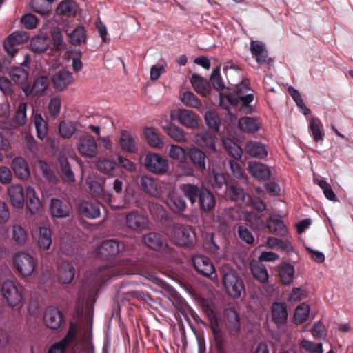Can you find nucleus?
<instances>
[{
	"instance_id": "nucleus-1",
	"label": "nucleus",
	"mask_w": 353,
	"mask_h": 353,
	"mask_svg": "<svg viewBox=\"0 0 353 353\" xmlns=\"http://www.w3.org/2000/svg\"><path fill=\"white\" fill-rule=\"evenodd\" d=\"M219 272L228 296L234 299L239 298L245 286L237 272L229 264H223Z\"/></svg>"
},
{
	"instance_id": "nucleus-2",
	"label": "nucleus",
	"mask_w": 353,
	"mask_h": 353,
	"mask_svg": "<svg viewBox=\"0 0 353 353\" xmlns=\"http://www.w3.org/2000/svg\"><path fill=\"white\" fill-rule=\"evenodd\" d=\"M171 239L181 247H192L196 241V234L189 225H176L172 232Z\"/></svg>"
},
{
	"instance_id": "nucleus-3",
	"label": "nucleus",
	"mask_w": 353,
	"mask_h": 353,
	"mask_svg": "<svg viewBox=\"0 0 353 353\" xmlns=\"http://www.w3.org/2000/svg\"><path fill=\"white\" fill-rule=\"evenodd\" d=\"M226 100L228 103L232 106L237 105L241 103L239 111L243 114H249L254 112V108L250 105L254 100V94L249 93L244 95H225L223 97L222 94H220V105L224 108H227L224 105V101Z\"/></svg>"
},
{
	"instance_id": "nucleus-4",
	"label": "nucleus",
	"mask_w": 353,
	"mask_h": 353,
	"mask_svg": "<svg viewBox=\"0 0 353 353\" xmlns=\"http://www.w3.org/2000/svg\"><path fill=\"white\" fill-rule=\"evenodd\" d=\"M1 294L8 306L14 307L22 303V287L7 280L1 285Z\"/></svg>"
},
{
	"instance_id": "nucleus-5",
	"label": "nucleus",
	"mask_w": 353,
	"mask_h": 353,
	"mask_svg": "<svg viewBox=\"0 0 353 353\" xmlns=\"http://www.w3.org/2000/svg\"><path fill=\"white\" fill-rule=\"evenodd\" d=\"M13 263L17 272L23 276L31 275L37 265L36 260L24 252H17L14 256Z\"/></svg>"
},
{
	"instance_id": "nucleus-6",
	"label": "nucleus",
	"mask_w": 353,
	"mask_h": 353,
	"mask_svg": "<svg viewBox=\"0 0 353 353\" xmlns=\"http://www.w3.org/2000/svg\"><path fill=\"white\" fill-rule=\"evenodd\" d=\"M148 217L137 210H132L125 214L124 225L132 232H141L148 228Z\"/></svg>"
},
{
	"instance_id": "nucleus-7",
	"label": "nucleus",
	"mask_w": 353,
	"mask_h": 353,
	"mask_svg": "<svg viewBox=\"0 0 353 353\" xmlns=\"http://www.w3.org/2000/svg\"><path fill=\"white\" fill-rule=\"evenodd\" d=\"M223 319L225 329L230 335L238 336L241 331V318L239 313L232 306L223 310Z\"/></svg>"
},
{
	"instance_id": "nucleus-8",
	"label": "nucleus",
	"mask_w": 353,
	"mask_h": 353,
	"mask_svg": "<svg viewBox=\"0 0 353 353\" xmlns=\"http://www.w3.org/2000/svg\"><path fill=\"white\" fill-rule=\"evenodd\" d=\"M199 192L194 199V205L197 203L201 212L212 211L216 205L215 197L212 192L203 185Z\"/></svg>"
},
{
	"instance_id": "nucleus-9",
	"label": "nucleus",
	"mask_w": 353,
	"mask_h": 353,
	"mask_svg": "<svg viewBox=\"0 0 353 353\" xmlns=\"http://www.w3.org/2000/svg\"><path fill=\"white\" fill-rule=\"evenodd\" d=\"M199 192L194 199V205L197 203L201 212L212 211L216 205L215 197L212 192L203 185Z\"/></svg>"
},
{
	"instance_id": "nucleus-10",
	"label": "nucleus",
	"mask_w": 353,
	"mask_h": 353,
	"mask_svg": "<svg viewBox=\"0 0 353 353\" xmlns=\"http://www.w3.org/2000/svg\"><path fill=\"white\" fill-rule=\"evenodd\" d=\"M199 192L194 199V205L197 203L201 212L212 211L216 205L215 197L212 192L203 185Z\"/></svg>"
},
{
	"instance_id": "nucleus-11",
	"label": "nucleus",
	"mask_w": 353,
	"mask_h": 353,
	"mask_svg": "<svg viewBox=\"0 0 353 353\" xmlns=\"http://www.w3.org/2000/svg\"><path fill=\"white\" fill-rule=\"evenodd\" d=\"M199 192L194 199V205L197 203L201 212L212 211L216 205L215 197L212 192L203 185Z\"/></svg>"
},
{
	"instance_id": "nucleus-12",
	"label": "nucleus",
	"mask_w": 353,
	"mask_h": 353,
	"mask_svg": "<svg viewBox=\"0 0 353 353\" xmlns=\"http://www.w3.org/2000/svg\"><path fill=\"white\" fill-rule=\"evenodd\" d=\"M29 34L24 30L12 32L3 41V48L11 57H14L19 50L18 46L28 41Z\"/></svg>"
},
{
	"instance_id": "nucleus-13",
	"label": "nucleus",
	"mask_w": 353,
	"mask_h": 353,
	"mask_svg": "<svg viewBox=\"0 0 353 353\" xmlns=\"http://www.w3.org/2000/svg\"><path fill=\"white\" fill-rule=\"evenodd\" d=\"M144 165L150 172L165 174L168 170V161L156 153H149L145 156Z\"/></svg>"
},
{
	"instance_id": "nucleus-14",
	"label": "nucleus",
	"mask_w": 353,
	"mask_h": 353,
	"mask_svg": "<svg viewBox=\"0 0 353 353\" xmlns=\"http://www.w3.org/2000/svg\"><path fill=\"white\" fill-rule=\"evenodd\" d=\"M78 150L82 156L90 158L95 157L97 144L94 137L88 133L81 135L79 139Z\"/></svg>"
},
{
	"instance_id": "nucleus-15",
	"label": "nucleus",
	"mask_w": 353,
	"mask_h": 353,
	"mask_svg": "<svg viewBox=\"0 0 353 353\" xmlns=\"http://www.w3.org/2000/svg\"><path fill=\"white\" fill-rule=\"evenodd\" d=\"M65 317L63 312L56 307H48L45 312L43 321L50 329L57 330L62 325Z\"/></svg>"
},
{
	"instance_id": "nucleus-16",
	"label": "nucleus",
	"mask_w": 353,
	"mask_h": 353,
	"mask_svg": "<svg viewBox=\"0 0 353 353\" xmlns=\"http://www.w3.org/2000/svg\"><path fill=\"white\" fill-rule=\"evenodd\" d=\"M188 157L196 170L201 173L206 170L209 159L203 150L196 147L191 148L188 151Z\"/></svg>"
},
{
	"instance_id": "nucleus-17",
	"label": "nucleus",
	"mask_w": 353,
	"mask_h": 353,
	"mask_svg": "<svg viewBox=\"0 0 353 353\" xmlns=\"http://www.w3.org/2000/svg\"><path fill=\"white\" fill-rule=\"evenodd\" d=\"M122 249L119 243L114 239L105 240L97 248V254L103 259L116 256Z\"/></svg>"
},
{
	"instance_id": "nucleus-18",
	"label": "nucleus",
	"mask_w": 353,
	"mask_h": 353,
	"mask_svg": "<svg viewBox=\"0 0 353 353\" xmlns=\"http://www.w3.org/2000/svg\"><path fill=\"white\" fill-rule=\"evenodd\" d=\"M192 264L196 272L205 276H209L215 271L214 267L209 258L202 254L192 256Z\"/></svg>"
},
{
	"instance_id": "nucleus-19",
	"label": "nucleus",
	"mask_w": 353,
	"mask_h": 353,
	"mask_svg": "<svg viewBox=\"0 0 353 353\" xmlns=\"http://www.w3.org/2000/svg\"><path fill=\"white\" fill-rule=\"evenodd\" d=\"M185 199L183 194L180 195L174 191H170L168 192L164 202L173 212L181 213L187 208V203Z\"/></svg>"
},
{
	"instance_id": "nucleus-20",
	"label": "nucleus",
	"mask_w": 353,
	"mask_h": 353,
	"mask_svg": "<svg viewBox=\"0 0 353 353\" xmlns=\"http://www.w3.org/2000/svg\"><path fill=\"white\" fill-rule=\"evenodd\" d=\"M272 321L277 327L282 326L287 323L288 313L285 303L275 301L271 306Z\"/></svg>"
},
{
	"instance_id": "nucleus-21",
	"label": "nucleus",
	"mask_w": 353,
	"mask_h": 353,
	"mask_svg": "<svg viewBox=\"0 0 353 353\" xmlns=\"http://www.w3.org/2000/svg\"><path fill=\"white\" fill-rule=\"evenodd\" d=\"M54 88L59 90H64L74 81L73 74L67 70H61L57 72L51 79Z\"/></svg>"
},
{
	"instance_id": "nucleus-22",
	"label": "nucleus",
	"mask_w": 353,
	"mask_h": 353,
	"mask_svg": "<svg viewBox=\"0 0 353 353\" xmlns=\"http://www.w3.org/2000/svg\"><path fill=\"white\" fill-rule=\"evenodd\" d=\"M250 52L259 64H270L273 62L272 59L268 57L265 45L261 41H252L250 43Z\"/></svg>"
},
{
	"instance_id": "nucleus-23",
	"label": "nucleus",
	"mask_w": 353,
	"mask_h": 353,
	"mask_svg": "<svg viewBox=\"0 0 353 353\" xmlns=\"http://www.w3.org/2000/svg\"><path fill=\"white\" fill-rule=\"evenodd\" d=\"M139 185L142 190L152 196L159 197L161 194L160 183L154 178L142 176L139 180Z\"/></svg>"
},
{
	"instance_id": "nucleus-24",
	"label": "nucleus",
	"mask_w": 353,
	"mask_h": 353,
	"mask_svg": "<svg viewBox=\"0 0 353 353\" xmlns=\"http://www.w3.org/2000/svg\"><path fill=\"white\" fill-rule=\"evenodd\" d=\"M143 242L150 248L161 250L167 247L166 239L163 235L158 232H150L143 236Z\"/></svg>"
},
{
	"instance_id": "nucleus-25",
	"label": "nucleus",
	"mask_w": 353,
	"mask_h": 353,
	"mask_svg": "<svg viewBox=\"0 0 353 353\" xmlns=\"http://www.w3.org/2000/svg\"><path fill=\"white\" fill-rule=\"evenodd\" d=\"M177 118L179 122L187 128L194 129L199 127V116L190 110H179Z\"/></svg>"
},
{
	"instance_id": "nucleus-26",
	"label": "nucleus",
	"mask_w": 353,
	"mask_h": 353,
	"mask_svg": "<svg viewBox=\"0 0 353 353\" xmlns=\"http://www.w3.org/2000/svg\"><path fill=\"white\" fill-rule=\"evenodd\" d=\"M101 203L98 201H84L79 204L80 214L88 219H96L100 216Z\"/></svg>"
},
{
	"instance_id": "nucleus-27",
	"label": "nucleus",
	"mask_w": 353,
	"mask_h": 353,
	"mask_svg": "<svg viewBox=\"0 0 353 353\" xmlns=\"http://www.w3.org/2000/svg\"><path fill=\"white\" fill-rule=\"evenodd\" d=\"M51 43L52 40L48 35L40 34L32 38L30 46L33 52L41 54L50 48Z\"/></svg>"
},
{
	"instance_id": "nucleus-28",
	"label": "nucleus",
	"mask_w": 353,
	"mask_h": 353,
	"mask_svg": "<svg viewBox=\"0 0 353 353\" xmlns=\"http://www.w3.org/2000/svg\"><path fill=\"white\" fill-rule=\"evenodd\" d=\"M50 212L54 217L65 218L69 216L70 208L66 201L52 198L50 202Z\"/></svg>"
},
{
	"instance_id": "nucleus-29",
	"label": "nucleus",
	"mask_w": 353,
	"mask_h": 353,
	"mask_svg": "<svg viewBox=\"0 0 353 353\" xmlns=\"http://www.w3.org/2000/svg\"><path fill=\"white\" fill-rule=\"evenodd\" d=\"M58 279L63 284L70 283L74 278L75 268L68 261H63L58 268Z\"/></svg>"
},
{
	"instance_id": "nucleus-30",
	"label": "nucleus",
	"mask_w": 353,
	"mask_h": 353,
	"mask_svg": "<svg viewBox=\"0 0 353 353\" xmlns=\"http://www.w3.org/2000/svg\"><path fill=\"white\" fill-rule=\"evenodd\" d=\"M248 170L254 178L259 180H266L271 176L270 169L266 165L257 161L249 162Z\"/></svg>"
},
{
	"instance_id": "nucleus-31",
	"label": "nucleus",
	"mask_w": 353,
	"mask_h": 353,
	"mask_svg": "<svg viewBox=\"0 0 353 353\" xmlns=\"http://www.w3.org/2000/svg\"><path fill=\"white\" fill-rule=\"evenodd\" d=\"M239 129L246 133H254L261 127V121L259 117H243L239 119Z\"/></svg>"
},
{
	"instance_id": "nucleus-32",
	"label": "nucleus",
	"mask_w": 353,
	"mask_h": 353,
	"mask_svg": "<svg viewBox=\"0 0 353 353\" xmlns=\"http://www.w3.org/2000/svg\"><path fill=\"white\" fill-rule=\"evenodd\" d=\"M8 194L9 196L12 205L17 208H22L24 205V192L21 185H12L8 188Z\"/></svg>"
},
{
	"instance_id": "nucleus-33",
	"label": "nucleus",
	"mask_w": 353,
	"mask_h": 353,
	"mask_svg": "<svg viewBox=\"0 0 353 353\" xmlns=\"http://www.w3.org/2000/svg\"><path fill=\"white\" fill-rule=\"evenodd\" d=\"M211 330L214 335L216 348L218 352L225 353L227 343L225 337L219 327L218 319L216 318H214V319L211 321Z\"/></svg>"
},
{
	"instance_id": "nucleus-34",
	"label": "nucleus",
	"mask_w": 353,
	"mask_h": 353,
	"mask_svg": "<svg viewBox=\"0 0 353 353\" xmlns=\"http://www.w3.org/2000/svg\"><path fill=\"white\" fill-rule=\"evenodd\" d=\"M79 6L72 0L62 1L57 6L56 12L57 15L65 17H74L77 11Z\"/></svg>"
},
{
	"instance_id": "nucleus-35",
	"label": "nucleus",
	"mask_w": 353,
	"mask_h": 353,
	"mask_svg": "<svg viewBox=\"0 0 353 353\" xmlns=\"http://www.w3.org/2000/svg\"><path fill=\"white\" fill-rule=\"evenodd\" d=\"M279 275L282 283L285 285L291 284L293 281L295 270L290 263L283 262L278 268Z\"/></svg>"
},
{
	"instance_id": "nucleus-36",
	"label": "nucleus",
	"mask_w": 353,
	"mask_h": 353,
	"mask_svg": "<svg viewBox=\"0 0 353 353\" xmlns=\"http://www.w3.org/2000/svg\"><path fill=\"white\" fill-rule=\"evenodd\" d=\"M119 145L121 149L130 153H137L138 147L132 134L127 130H122L119 138Z\"/></svg>"
},
{
	"instance_id": "nucleus-37",
	"label": "nucleus",
	"mask_w": 353,
	"mask_h": 353,
	"mask_svg": "<svg viewBox=\"0 0 353 353\" xmlns=\"http://www.w3.org/2000/svg\"><path fill=\"white\" fill-rule=\"evenodd\" d=\"M26 208L32 214H37L41 208L40 199L36 196L35 190L28 185L26 188Z\"/></svg>"
},
{
	"instance_id": "nucleus-38",
	"label": "nucleus",
	"mask_w": 353,
	"mask_h": 353,
	"mask_svg": "<svg viewBox=\"0 0 353 353\" xmlns=\"http://www.w3.org/2000/svg\"><path fill=\"white\" fill-rule=\"evenodd\" d=\"M245 152L250 157L263 159L268 155L265 146L256 141H248L245 145Z\"/></svg>"
},
{
	"instance_id": "nucleus-39",
	"label": "nucleus",
	"mask_w": 353,
	"mask_h": 353,
	"mask_svg": "<svg viewBox=\"0 0 353 353\" xmlns=\"http://www.w3.org/2000/svg\"><path fill=\"white\" fill-rule=\"evenodd\" d=\"M48 85V78L46 76H41L35 79L32 86L30 88L27 87L23 90L26 95L32 94L37 96L43 93Z\"/></svg>"
},
{
	"instance_id": "nucleus-40",
	"label": "nucleus",
	"mask_w": 353,
	"mask_h": 353,
	"mask_svg": "<svg viewBox=\"0 0 353 353\" xmlns=\"http://www.w3.org/2000/svg\"><path fill=\"white\" fill-rule=\"evenodd\" d=\"M191 83L194 90L203 96H206L210 92V83L199 74H193L192 75Z\"/></svg>"
},
{
	"instance_id": "nucleus-41",
	"label": "nucleus",
	"mask_w": 353,
	"mask_h": 353,
	"mask_svg": "<svg viewBox=\"0 0 353 353\" xmlns=\"http://www.w3.org/2000/svg\"><path fill=\"white\" fill-rule=\"evenodd\" d=\"M12 168L16 176L20 179H26L30 174V170L25 159L15 157L12 162Z\"/></svg>"
},
{
	"instance_id": "nucleus-42",
	"label": "nucleus",
	"mask_w": 353,
	"mask_h": 353,
	"mask_svg": "<svg viewBox=\"0 0 353 353\" xmlns=\"http://www.w3.org/2000/svg\"><path fill=\"white\" fill-rule=\"evenodd\" d=\"M202 185L194 184L190 183H181L179 185V190L183 196L187 199L191 205H194V199L199 192Z\"/></svg>"
},
{
	"instance_id": "nucleus-43",
	"label": "nucleus",
	"mask_w": 353,
	"mask_h": 353,
	"mask_svg": "<svg viewBox=\"0 0 353 353\" xmlns=\"http://www.w3.org/2000/svg\"><path fill=\"white\" fill-rule=\"evenodd\" d=\"M266 228H268L271 233L275 235L285 236L288 232L287 228L283 221L279 219L272 218V216H270L267 219Z\"/></svg>"
},
{
	"instance_id": "nucleus-44",
	"label": "nucleus",
	"mask_w": 353,
	"mask_h": 353,
	"mask_svg": "<svg viewBox=\"0 0 353 353\" xmlns=\"http://www.w3.org/2000/svg\"><path fill=\"white\" fill-rule=\"evenodd\" d=\"M226 195L232 201L241 202L244 201L245 193L243 188L236 184H226Z\"/></svg>"
},
{
	"instance_id": "nucleus-45",
	"label": "nucleus",
	"mask_w": 353,
	"mask_h": 353,
	"mask_svg": "<svg viewBox=\"0 0 353 353\" xmlns=\"http://www.w3.org/2000/svg\"><path fill=\"white\" fill-rule=\"evenodd\" d=\"M163 130L171 139L176 142H185L187 140L185 132L174 125L169 124L163 126Z\"/></svg>"
},
{
	"instance_id": "nucleus-46",
	"label": "nucleus",
	"mask_w": 353,
	"mask_h": 353,
	"mask_svg": "<svg viewBox=\"0 0 353 353\" xmlns=\"http://www.w3.org/2000/svg\"><path fill=\"white\" fill-rule=\"evenodd\" d=\"M250 270L253 276L261 283H265L268 281L269 275L264 265L259 263H252Z\"/></svg>"
},
{
	"instance_id": "nucleus-47",
	"label": "nucleus",
	"mask_w": 353,
	"mask_h": 353,
	"mask_svg": "<svg viewBox=\"0 0 353 353\" xmlns=\"http://www.w3.org/2000/svg\"><path fill=\"white\" fill-rule=\"evenodd\" d=\"M323 125L317 118H312L310 120L309 129L312 133L314 141L316 143L322 142L324 139V133L321 131Z\"/></svg>"
},
{
	"instance_id": "nucleus-48",
	"label": "nucleus",
	"mask_w": 353,
	"mask_h": 353,
	"mask_svg": "<svg viewBox=\"0 0 353 353\" xmlns=\"http://www.w3.org/2000/svg\"><path fill=\"white\" fill-rule=\"evenodd\" d=\"M39 246L43 250H48L52 243V232L46 227L39 228V236L37 238Z\"/></svg>"
},
{
	"instance_id": "nucleus-49",
	"label": "nucleus",
	"mask_w": 353,
	"mask_h": 353,
	"mask_svg": "<svg viewBox=\"0 0 353 353\" xmlns=\"http://www.w3.org/2000/svg\"><path fill=\"white\" fill-rule=\"evenodd\" d=\"M59 163L62 179L68 182H74L75 181L74 174L68 159L65 157H60L59 159Z\"/></svg>"
},
{
	"instance_id": "nucleus-50",
	"label": "nucleus",
	"mask_w": 353,
	"mask_h": 353,
	"mask_svg": "<svg viewBox=\"0 0 353 353\" xmlns=\"http://www.w3.org/2000/svg\"><path fill=\"white\" fill-rule=\"evenodd\" d=\"M70 43L74 46H80L86 41V31L83 26L76 27L70 33H68Z\"/></svg>"
},
{
	"instance_id": "nucleus-51",
	"label": "nucleus",
	"mask_w": 353,
	"mask_h": 353,
	"mask_svg": "<svg viewBox=\"0 0 353 353\" xmlns=\"http://www.w3.org/2000/svg\"><path fill=\"white\" fill-rule=\"evenodd\" d=\"M217 138L215 134L208 132L202 133L198 141L199 145L202 148H205L210 150H216V142Z\"/></svg>"
},
{
	"instance_id": "nucleus-52",
	"label": "nucleus",
	"mask_w": 353,
	"mask_h": 353,
	"mask_svg": "<svg viewBox=\"0 0 353 353\" xmlns=\"http://www.w3.org/2000/svg\"><path fill=\"white\" fill-rule=\"evenodd\" d=\"M223 144L230 156L232 157L236 160L241 159L243 150L236 143L228 139L223 140Z\"/></svg>"
},
{
	"instance_id": "nucleus-53",
	"label": "nucleus",
	"mask_w": 353,
	"mask_h": 353,
	"mask_svg": "<svg viewBox=\"0 0 353 353\" xmlns=\"http://www.w3.org/2000/svg\"><path fill=\"white\" fill-rule=\"evenodd\" d=\"M206 125L212 130L217 132L221 125V119L219 114L214 110H208L204 116Z\"/></svg>"
},
{
	"instance_id": "nucleus-54",
	"label": "nucleus",
	"mask_w": 353,
	"mask_h": 353,
	"mask_svg": "<svg viewBox=\"0 0 353 353\" xmlns=\"http://www.w3.org/2000/svg\"><path fill=\"white\" fill-rule=\"evenodd\" d=\"M144 134L147 139L148 143L156 148H161L163 145V141L160 137V135L152 128H146L144 130Z\"/></svg>"
},
{
	"instance_id": "nucleus-55",
	"label": "nucleus",
	"mask_w": 353,
	"mask_h": 353,
	"mask_svg": "<svg viewBox=\"0 0 353 353\" xmlns=\"http://www.w3.org/2000/svg\"><path fill=\"white\" fill-rule=\"evenodd\" d=\"M9 74L11 79L17 84H23L28 78V72L21 67L12 68Z\"/></svg>"
},
{
	"instance_id": "nucleus-56",
	"label": "nucleus",
	"mask_w": 353,
	"mask_h": 353,
	"mask_svg": "<svg viewBox=\"0 0 353 353\" xmlns=\"http://www.w3.org/2000/svg\"><path fill=\"white\" fill-rule=\"evenodd\" d=\"M181 100L182 103L189 107L194 108H199V107L202 106L201 102L200 100L197 98V97L191 92H184L181 95Z\"/></svg>"
},
{
	"instance_id": "nucleus-57",
	"label": "nucleus",
	"mask_w": 353,
	"mask_h": 353,
	"mask_svg": "<svg viewBox=\"0 0 353 353\" xmlns=\"http://www.w3.org/2000/svg\"><path fill=\"white\" fill-rule=\"evenodd\" d=\"M229 165L232 175L235 178L240 179L242 181V183L248 184V177L247 176L245 172L240 166L239 163L234 160H230L229 161Z\"/></svg>"
},
{
	"instance_id": "nucleus-58",
	"label": "nucleus",
	"mask_w": 353,
	"mask_h": 353,
	"mask_svg": "<svg viewBox=\"0 0 353 353\" xmlns=\"http://www.w3.org/2000/svg\"><path fill=\"white\" fill-rule=\"evenodd\" d=\"M34 123L37 130V137L43 140L47 135V123L41 114H36L34 117Z\"/></svg>"
},
{
	"instance_id": "nucleus-59",
	"label": "nucleus",
	"mask_w": 353,
	"mask_h": 353,
	"mask_svg": "<svg viewBox=\"0 0 353 353\" xmlns=\"http://www.w3.org/2000/svg\"><path fill=\"white\" fill-rule=\"evenodd\" d=\"M59 131L61 137L69 139L74 134L76 128L72 122L63 121L59 123Z\"/></svg>"
},
{
	"instance_id": "nucleus-60",
	"label": "nucleus",
	"mask_w": 353,
	"mask_h": 353,
	"mask_svg": "<svg viewBox=\"0 0 353 353\" xmlns=\"http://www.w3.org/2000/svg\"><path fill=\"white\" fill-rule=\"evenodd\" d=\"M288 92L296 102L297 106L303 111L305 115H307L311 113V110L308 108H307L306 105L304 103L303 99L301 98L299 92L297 90H296L292 86H290L288 88Z\"/></svg>"
},
{
	"instance_id": "nucleus-61",
	"label": "nucleus",
	"mask_w": 353,
	"mask_h": 353,
	"mask_svg": "<svg viewBox=\"0 0 353 353\" xmlns=\"http://www.w3.org/2000/svg\"><path fill=\"white\" fill-rule=\"evenodd\" d=\"M179 175L183 176H193L196 170L194 166L186 159L179 161L176 168Z\"/></svg>"
},
{
	"instance_id": "nucleus-62",
	"label": "nucleus",
	"mask_w": 353,
	"mask_h": 353,
	"mask_svg": "<svg viewBox=\"0 0 353 353\" xmlns=\"http://www.w3.org/2000/svg\"><path fill=\"white\" fill-rule=\"evenodd\" d=\"M301 347L309 353H323V344L303 339L300 343Z\"/></svg>"
},
{
	"instance_id": "nucleus-63",
	"label": "nucleus",
	"mask_w": 353,
	"mask_h": 353,
	"mask_svg": "<svg viewBox=\"0 0 353 353\" xmlns=\"http://www.w3.org/2000/svg\"><path fill=\"white\" fill-rule=\"evenodd\" d=\"M246 220L253 230H263L267 227V221L265 222L261 216L254 214H248Z\"/></svg>"
},
{
	"instance_id": "nucleus-64",
	"label": "nucleus",
	"mask_w": 353,
	"mask_h": 353,
	"mask_svg": "<svg viewBox=\"0 0 353 353\" xmlns=\"http://www.w3.org/2000/svg\"><path fill=\"white\" fill-rule=\"evenodd\" d=\"M210 82L216 90H223L225 88L223 81L220 74V68H216L212 72L210 76Z\"/></svg>"
}]
</instances>
